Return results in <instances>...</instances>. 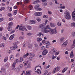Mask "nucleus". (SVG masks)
Returning a JSON list of instances; mask_svg holds the SVG:
<instances>
[{
	"instance_id": "a18cd8bd",
	"label": "nucleus",
	"mask_w": 75,
	"mask_h": 75,
	"mask_svg": "<svg viewBox=\"0 0 75 75\" xmlns=\"http://www.w3.org/2000/svg\"><path fill=\"white\" fill-rule=\"evenodd\" d=\"M42 4L43 6H45L47 5V2L43 3Z\"/></svg>"
},
{
	"instance_id": "09e8293b",
	"label": "nucleus",
	"mask_w": 75,
	"mask_h": 75,
	"mask_svg": "<svg viewBox=\"0 0 75 75\" xmlns=\"http://www.w3.org/2000/svg\"><path fill=\"white\" fill-rule=\"evenodd\" d=\"M23 47H27V44H26V43H24L23 44Z\"/></svg>"
},
{
	"instance_id": "dca6fc26",
	"label": "nucleus",
	"mask_w": 75,
	"mask_h": 75,
	"mask_svg": "<svg viewBox=\"0 0 75 75\" xmlns=\"http://www.w3.org/2000/svg\"><path fill=\"white\" fill-rule=\"evenodd\" d=\"M54 69L56 70V71L57 72V71H59L60 69V67H55Z\"/></svg>"
},
{
	"instance_id": "69168bd1",
	"label": "nucleus",
	"mask_w": 75,
	"mask_h": 75,
	"mask_svg": "<svg viewBox=\"0 0 75 75\" xmlns=\"http://www.w3.org/2000/svg\"><path fill=\"white\" fill-rule=\"evenodd\" d=\"M3 30H4L3 28L2 27H1L0 28V31H3Z\"/></svg>"
},
{
	"instance_id": "0e129e2a",
	"label": "nucleus",
	"mask_w": 75,
	"mask_h": 75,
	"mask_svg": "<svg viewBox=\"0 0 75 75\" xmlns=\"http://www.w3.org/2000/svg\"><path fill=\"white\" fill-rule=\"evenodd\" d=\"M52 51L53 52H56L57 51V50H55V49H53L52 50Z\"/></svg>"
},
{
	"instance_id": "2f4dec72",
	"label": "nucleus",
	"mask_w": 75,
	"mask_h": 75,
	"mask_svg": "<svg viewBox=\"0 0 75 75\" xmlns=\"http://www.w3.org/2000/svg\"><path fill=\"white\" fill-rule=\"evenodd\" d=\"M42 13L41 12H38V16H42Z\"/></svg>"
},
{
	"instance_id": "8fccbe9b",
	"label": "nucleus",
	"mask_w": 75,
	"mask_h": 75,
	"mask_svg": "<svg viewBox=\"0 0 75 75\" xmlns=\"http://www.w3.org/2000/svg\"><path fill=\"white\" fill-rule=\"evenodd\" d=\"M27 35H28L30 36V35H33V33H32L30 32V33H27Z\"/></svg>"
},
{
	"instance_id": "5701e85b",
	"label": "nucleus",
	"mask_w": 75,
	"mask_h": 75,
	"mask_svg": "<svg viewBox=\"0 0 75 75\" xmlns=\"http://www.w3.org/2000/svg\"><path fill=\"white\" fill-rule=\"evenodd\" d=\"M28 8L29 10H32L33 8V7L32 6V5H30L28 6Z\"/></svg>"
},
{
	"instance_id": "bb28decb",
	"label": "nucleus",
	"mask_w": 75,
	"mask_h": 75,
	"mask_svg": "<svg viewBox=\"0 0 75 75\" xmlns=\"http://www.w3.org/2000/svg\"><path fill=\"white\" fill-rule=\"evenodd\" d=\"M8 26L9 27H12V25H13V22H11L8 23Z\"/></svg>"
},
{
	"instance_id": "c756f323",
	"label": "nucleus",
	"mask_w": 75,
	"mask_h": 75,
	"mask_svg": "<svg viewBox=\"0 0 75 75\" xmlns=\"http://www.w3.org/2000/svg\"><path fill=\"white\" fill-rule=\"evenodd\" d=\"M29 55V53H27L26 54H25L23 55L24 58H27V57Z\"/></svg>"
},
{
	"instance_id": "f8f14e48",
	"label": "nucleus",
	"mask_w": 75,
	"mask_h": 75,
	"mask_svg": "<svg viewBox=\"0 0 75 75\" xmlns=\"http://www.w3.org/2000/svg\"><path fill=\"white\" fill-rule=\"evenodd\" d=\"M40 7V5H35L34 7V8L36 9V10H38V9L39 8V7Z\"/></svg>"
},
{
	"instance_id": "3c124183",
	"label": "nucleus",
	"mask_w": 75,
	"mask_h": 75,
	"mask_svg": "<svg viewBox=\"0 0 75 75\" xmlns=\"http://www.w3.org/2000/svg\"><path fill=\"white\" fill-rule=\"evenodd\" d=\"M48 13L50 15H51V14H52V12L50 11H48Z\"/></svg>"
},
{
	"instance_id": "9b49d317",
	"label": "nucleus",
	"mask_w": 75,
	"mask_h": 75,
	"mask_svg": "<svg viewBox=\"0 0 75 75\" xmlns=\"http://www.w3.org/2000/svg\"><path fill=\"white\" fill-rule=\"evenodd\" d=\"M14 34L11 35L9 38V39L10 40H13V38H14Z\"/></svg>"
},
{
	"instance_id": "6ab92c4d",
	"label": "nucleus",
	"mask_w": 75,
	"mask_h": 75,
	"mask_svg": "<svg viewBox=\"0 0 75 75\" xmlns=\"http://www.w3.org/2000/svg\"><path fill=\"white\" fill-rule=\"evenodd\" d=\"M27 28H28V30H31L33 29V28L32 26H28L27 27Z\"/></svg>"
},
{
	"instance_id": "4d7b16f0",
	"label": "nucleus",
	"mask_w": 75,
	"mask_h": 75,
	"mask_svg": "<svg viewBox=\"0 0 75 75\" xmlns=\"http://www.w3.org/2000/svg\"><path fill=\"white\" fill-rule=\"evenodd\" d=\"M11 32V34H13V33H15V30H12Z\"/></svg>"
},
{
	"instance_id": "774afa93",
	"label": "nucleus",
	"mask_w": 75,
	"mask_h": 75,
	"mask_svg": "<svg viewBox=\"0 0 75 75\" xmlns=\"http://www.w3.org/2000/svg\"><path fill=\"white\" fill-rule=\"evenodd\" d=\"M13 20V18H9V21H12Z\"/></svg>"
},
{
	"instance_id": "4468645a",
	"label": "nucleus",
	"mask_w": 75,
	"mask_h": 75,
	"mask_svg": "<svg viewBox=\"0 0 75 75\" xmlns=\"http://www.w3.org/2000/svg\"><path fill=\"white\" fill-rule=\"evenodd\" d=\"M50 25L52 27H54L56 26V24L54 23H50Z\"/></svg>"
},
{
	"instance_id": "680f3d73",
	"label": "nucleus",
	"mask_w": 75,
	"mask_h": 75,
	"mask_svg": "<svg viewBox=\"0 0 75 75\" xmlns=\"http://www.w3.org/2000/svg\"><path fill=\"white\" fill-rule=\"evenodd\" d=\"M71 35H73V36H74V37H75V32H72L71 33Z\"/></svg>"
},
{
	"instance_id": "4c0bfd02",
	"label": "nucleus",
	"mask_w": 75,
	"mask_h": 75,
	"mask_svg": "<svg viewBox=\"0 0 75 75\" xmlns=\"http://www.w3.org/2000/svg\"><path fill=\"white\" fill-rule=\"evenodd\" d=\"M28 48H31L33 47V45L31 44H29L28 45Z\"/></svg>"
},
{
	"instance_id": "0eeeda50",
	"label": "nucleus",
	"mask_w": 75,
	"mask_h": 75,
	"mask_svg": "<svg viewBox=\"0 0 75 75\" xmlns=\"http://www.w3.org/2000/svg\"><path fill=\"white\" fill-rule=\"evenodd\" d=\"M28 23L30 24H35L37 23V21L34 20H30L29 21Z\"/></svg>"
},
{
	"instance_id": "1a4fd4ad",
	"label": "nucleus",
	"mask_w": 75,
	"mask_h": 75,
	"mask_svg": "<svg viewBox=\"0 0 75 75\" xmlns=\"http://www.w3.org/2000/svg\"><path fill=\"white\" fill-rule=\"evenodd\" d=\"M48 52V50L47 49H45L42 52V55H45L47 54Z\"/></svg>"
},
{
	"instance_id": "aec40b11",
	"label": "nucleus",
	"mask_w": 75,
	"mask_h": 75,
	"mask_svg": "<svg viewBox=\"0 0 75 75\" xmlns=\"http://www.w3.org/2000/svg\"><path fill=\"white\" fill-rule=\"evenodd\" d=\"M5 71V69H4V68L3 67H2L0 71L1 72H4Z\"/></svg>"
},
{
	"instance_id": "cd10ccee",
	"label": "nucleus",
	"mask_w": 75,
	"mask_h": 75,
	"mask_svg": "<svg viewBox=\"0 0 75 75\" xmlns=\"http://www.w3.org/2000/svg\"><path fill=\"white\" fill-rule=\"evenodd\" d=\"M36 20L38 22H40L41 21V19L39 17H38L36 18Z\"/></svg>"
},
{
	"instance_id": "f704fd0d",
	"label": "nucleus",
	"mask_w": 75,
	"mask_h": 75,
	"mask_svg": "<svg viewBox=\"0 0 75 75\" xmlns=\"http://www.w3.org/2000/svg\"><path fill=\"white\" fill-rule=\"evenodd\" d=\"M30 55H31V56H32V57H34L35 56V54H34V53H30Z\"/></svg>"
},
{
	"instance_id": "6e6552de",
	"label": "nucleus",
	"mask_w": 75,
	"mask_h": 75,
	"mask_svg": "<svg viewBox=\"0 0 75 75\" xmlns=\"http://www.w3.org/2000/svg\"><path fill=\"white\" fill-rule=\"evenodd\" d=\"M68 43V41L66 40L64 42L62 45V47H66L67 44Z\"/></svg>"
},
{
	"instance_id": "c85d7f7f",
	"label": "nucleus",
	"mask_w": 75,
	"mask_h": 75,
	"mask_svg": "<svg viewBox=\"0 0 75 75\" xmlns=\"http://www.w3.org/2000/svg\"><path fill=\"white\" fill-rule=\"evenodd\" d=\"M5 46V44H4V43H2L0 45V47H2V48H3V47H4Z\"/></svg>"
},
{
	"instance_id": "f3484780",
	"label": "nucleus",
	"mask_w": 75,
	"mask_h": 75,
	"mask_svg": "<svg viewBox=\"0 0 75 75\" xmlns=\"http://www.w3.org/2000/svg\"><path fill=\"white\" fill-rule=\"evenodd\" d=\"M70 57L71 58H72L73 57H74V55L73 54V51H72L71 52V53H70Z\"/></svg>"
},
{
	"instance_id": "4be33fe9",
	"label": "nucleus",
	"mask_w": 75,
	"mask_h": 75,
	"mask_svg": "<svg viewBox=\"0 0 75 75\" xmlns=\"http://www.w3.org/2000/svg\"><path fill=\"white\" fill-rule=\"evenodd\" d=\"M60 41L62 42V41H65V38L64 37H62L60 38Z\"/></svg>"
},
{
	"instance_id": "473e14b6",
	"label": "nucleus",
	"mask_w": 75,
	"mask_h": 75,
	"mask_svg": "<svg viewBox=\"0 0 75 75\" xmlns=\"http://www.w3.org/2000/svg\"><path fill=\"white\" fill-rule=\"evenodd\" d=\"M8 60V57L6 56L5 57V58L4 59V62H7V61Z\"/></svg>"
},
{
	"instance_id": "de8ad7c7",
	"label": "nucleus",
	"mask_w": 75,
	"mask_h": 75,
	"mask_svg": "<svg viewBox=\"0 0 75 75\" xmlns=\"http://www.w3.org/2000/svg\"><path fill=\"white\" fill-rule=\"evenodd\" d=\"M2 39L3 40H4L5 41H6V40H7V38L4 36H3Z\"/></svg>"
},
{
	"instance_id": "412c9836",
	"label": "nucleus",
	"mask_w": 75,
	"mask_h": 75,
	"mask_svg": "<svg viewBox=\"0 0 75 75\" xmlns=\"http://www.w3.org/2000/svg\"><path fill=\"white\" fill-rule=\"evenodd\" d=\"M38 2H40V1L39 0H37V1H35L33 3V4H37V3H38Z\"/></svg>"
},
{
	"instance_id": "a878e982",
	"label": "nucleus",
	"mask_w": 75,
	"mask_h": 75,
	"mask_svg": "<svg viewBox=\"0 0 75 75\" xmlns=\"http://www.w3.org/2000/svg\"><path fill=\"white\" fill-rule=\"evenodd\" d=\"M30 2V0H25L24 1V3L25 4H27L28 3H29Z\"/></svg>"
},
{
	"instance_id": "e433bc0d",
	"label": "nucleus",
	"mask_w": 75,
	"mask_h": 75,
	"mask_svg": "<svg viewBox=\"0 0 75 75\" xmlns=\"http://www.w3.org/2000/svg\"><path fill=\"white\" fill-rule=\"evenodd\" d=\"M14 47V46H12V47H11L10 48V50H15L16 49H15Z\"/></svg>"
},
{
	"instance_id": "a19ab883",
	"label": "nucleus",
	"mask_w": 75,
	"mask_h": 75,
	"mask_svg": "<svg viewBox=\"0 0 75 75\" xmlns=\"http://www.w3.org/2000/svg\"><path fill=\"white\" fill-rule=\"evenodd\" d=\"M17 5L18 6H19V4H20V5H21L22 4V2L21 1H20L19 2H18L17 3Z\"/></svg>"
},
{
	"instance_id": "f03ea898",
	"label": "nucleus",
	"mask_w": 75,
	"mask_h": 75,
	"mask_svg": "<svg viewBox=\"0 0 75 75\" xmlns=\"http://www.w3.org/2000/svg\"><path fill=\"white\" fill-rule=\"evenodd\" d=\"M64 16L67 20H69L71 18V14H70V13L69 12H65L64 14Z\"/></svg>"
},
{
	"instance_id": "39448f33",
	"label": "nucleus",
	"mask_w": 75,
	"mask_h": 75,
	"mask_svg": "<svg viewBox=\"0 0 75 75\" xmlns=\"http://www.w3.org/2000/svg\"><path fill=\"white\" fill-rule=\"evenodd\" d=\"M19 29L20 30H21V31H27V29L25 28L23 26V25H21L19 26Z\"/></svg>"
},
{
	"instance_id": "bf43d9fd",
	"label": "nucleus",
	"mask_w": 75,
	"mask_h": 75,
	"mask_svg": "<svg viewBox=\"0 0 75 75\" xmlns=\"http://www.w3.org/2000/svg\"><path fill=\"white\" fill-rule=\"evenodd\" d=\"M13 46L14 47L15 49H16V48H18V46L17 45H13Z\"/></svg>"
},
{
	"instance_id": "c03bdc74",
	"label": "nucleus",
	"mask_w": 75,
	"mask_h": 75,
	"mask_svg": "<svg viewBox=\"0 0 75 75\" xmlns=\"http://www.w3.org/2000/svg\"><path fill=\"white\" fill-rule=\"evenodd\" d=\"M17 10H16L14 12V16H16V15L17 14Z\"/></svg>"
},
{
	"instance_id": "5fc2aeb1",
	"label": "nucleus",
	"mask_w": 75,
	"mask_h": 75,
	"mask_svg": "<svg viewBox=\"0 0 75 75\" xmlns=\"http://www.w3.org/2000/svg\"><path fill=\"white\" fill-rule=\"evenodd\" d=\"M19 39H20V40H23V39H24V36H20L19 37Z\"/></svg>"
},
{
	"instance_id": "37998d69",
	"label": "nucleus",
	"mask_w": 75,
	"mask_h": 75,
	"mask_svg": "<svg viewBox=\"0 0 75 75\" xmlns=\"http://www.w3.org/2000/svg\"><path fill=\"white\" fill-rule=\"evenodd\" d=\"M75 47V44L73 43V44L71 46V49L72 50L74 49Z\"/></svg>"
},
{
	"instance_id": "ea45409f",
	"label": "nucleus",
	"mask_w": 75,
	"mask_h": 75,
	"mask_svg": "<svg viewBox=\"0 0 75 75\" xmlns=\"http://www.w3.org/2000/svg\"><path fill=\"white\" fill-rule=\"evenodd\" d=\"M44 18H48V15H44L43 16Z\"/></svg>"
},
{
	"instance_id": "2eb2a0df",
	"label": "nucleus",
	"mask_w": 75,
	"mask_h": 75,
	"mask_svg": "<svg viewBox=\"0 0 75 75\" xmlns=\"http://www.w3.org/2000/svg\"><path fill=\"white\" fill-rule=\"evenodd\" d=\"M68 68L67 67H65L63 70L62 71V73H64L65 72H66V71H67V70H68Z\"/></svg>"
},
{
	"instance_id": "c9c22d12",
	"label": "nucleus",
	"mask_w": 75,
	"mask_h": 75,
	"mask_svg": "<svg viewBox=\"0 0 75 75\" xmlns=\"http://www.w3.org/2000/svg\"><path fill=\"white\" fill-rule=\"evenodd\" d=\"M23 61V57H21L20 58V59L19 60V62H22Z\"/></svg>"
},
{
	"instance_id": "e2e57ef3",
	"label": "nucleus",
	"mask_w": 75,
	"mask_h": 75,
	"mask_svg": "<svg viewBox=\"0 0 75 75\" xmlns=\"http://www.w3.org/2000/svg\"><path fill=\"white\" fill-rule=\"evenodd\" d=\"M60 8L62 9H65V7L64 6H62L60 7Z\"/></svg>"
},
{
	"instance_id": "a211bd4d",
	"label": "nucleus",
	"mask_w": 75,
	"mask_h": 75,
	"mask_svg": "<svg viewBox=\"0 0 75 75\" xmlns=\"http://www.w3.org/2000/svg\"><path fill=\"white\" fill-rule=\"evenodd\" d=\"M71 26L72 27H73L74 28H75V23L74 22H73L71 23Z\"/></svg>"
},
{
	"instance_id": "49530a36",
	"label": "nucleus",
	"mask_w": 75,
	"mask_h": 75,
	"mask_svg": "<svg viewBox=\"0 0 75 75\" xmlns=\"http://www.w3.org/2000/svg\"><path fill=\"white\" fill-rule=\"evenodd\" d=\"M34 15L35 16H38V12H36L34 13Z\"/></svg>"
},
{
	"instance_id": "13d9d810",
	"label": "nucleus",
	"mask_w": 75,
	"mask_h": 75,
	"mask_svg": "<svg viewBox=\"0 0 75 75\" xmlns=\"http://www.w3.org/2000/svg\"><path fill=\"white\" fill-rule=\"evenodd\" d=\"M8 15L9 17H12V14H11V13H8Z\"/></svg>"
},
{
	"instance_id": "ddd939ff",
	"label": "nucleus",
	"mask_w": 75,
	"mask_h": 75,
	"mask_svg": "<svg viewBox=\"0 0 75 75\" xmlns=\"http://www.w3.org/2000/svg\"><path fill=\"white\" fill-rule=\"evenodd\" d=\"M12 26H8V31H11L12 30Z\"/></svg>"
},
{
	"instance_id": "20e7f679",
	"label": "nucleus",
	"mask_w": 75,
	"mask_h": 75,
	"mask_svg": "<svg viewBox=\"0 0 75 75\" xmlns=\"http://www.w3.org/2000/svg\"><path fill=\"white\" fill-rule=\"evenodd\" d=\"M37 36H39L40 38H37V41L38 42H40L41 41H42V39L41 38V36L42 35V36H44V34L42 33V32H40V33H38L37 34Z\"/></svg>"
},
{
	"instance_id": "7ed1b4c3",
	"label": "nucleus",
	"mask_w": 75,
	"mask_h": 75,
	"mask_svg": "<svg viewBox=\"0 0 75 75\" xmlns=\"http://www.w3.org/2000/svg\"><path fill=\"white\" fill-rule=\"evenodd\" d=\"M41 68V66H36L35 68V71L36 72H37L38 74L40 75L41 74V71L40 70Z\"/></svg>"
},
{
	"instance_id": "864d4df0",
	"label": "nucleus",
	"mask_w": 75,
	"mask_h": 75,
	"mask_svg": "<svg viewBox=\"0 0 75 75\" xmlns=\"http://www.w3.org/2000/svg\"><path fill=\"white\" fill-rule=\"evenodd\" d=\"M14 62H15V63H17L18 62V59H16Z\"/></svg>"
},
{
	"instance_id": "7c9ffc66",
	"label": "nucleus",
	"mask_w": 75,
	"mask_h": 75,
	"mask_svg": "<svg viewBox=\"0 0 75 75\" xmlns=\"http://www.w3.org/2000/svg\"><path fill=\"white\" fill-rule=\"evenodd\" d=\"M19 67L20 69H22L24 67V65L22 64H20L19 65Z\"/></svg>"
},
{
	"instance_id": "338daca9",
	"label": "nucleus",
	"mask_w": 75,
	"mask_h": 75,
	"mask_svg": "<svg viewBox=\"0 0 75 75\" xmlns=\"http://www.w3.org/2000/svg\"><path fill=\"white\" fill-rule=\"evenodd\" d=\"M59 54V52H57L54 53L55 55H57Z\"/></svg>"
},
{
	"instance_id": "393cba45",
	"label": "nucleus",
	"mask_w": 75,
	"mask_h": 75,
	"mask_svg": "<svg viewBox=\"0 0 75 75\" xmlns=\"http://www.w3.org/2000/svg\"><path fill=\"white\" fill-rule=\"evenodd\" d=\"M10 59L11 61H13L14 59V57H13V55L11 54L10 55Z\"/></svg>"
},
{
	"instance_id": "423d86ee",
	"label": "nucleus",
	"mask_w": 75,
	"mask_h": 75,
	"mask_svg": "<svg viewBox=\"0 0 75 75\" xmlns=\"http://www.w3.org/2000/svg\"><path fill=\"white\" fill-rule=\"evenodd\" d=\"M46 25H45V23H43L40 25H39L38 27L39 28H41V29H44L43 32H44V31L45 30V28H46V27H45Z\"/></svg>"
},
{
	"instance_id": "72a5a7b5",
	"label": "nucleus",
	"mask_w": 75,
	"mask_h": 75,
	"mask_svg": "<svg viewBox=\"0 0 75 75\" xmlns=\"http://www.w3.org/2000/svg\"><path fill=\"white\" fill-rule=\"evenodd\" d=\"M16 63L15 62H13L12 65V67H15L16 66Z\"/></svg>"
},
{
	"instance_id": "79ce46f5",
	"label": "nucleus",
	"mask_w": 75,
	"mask_h": 75,
	"mask_svg": "<svg viewBox=\"0 0 75 75\" xmlns=\"http://www.w3.org/2000/svg\"><path fill=\"white\" fill-rule=\"evenodd\" d=\"M48 71L47 70H45L44 71V74L43 75H47V74H48Z\"/></svg>"
},
{
	"instance_id": "052dcab7",
	"label": "nucleus",
	"mask_w": 75,
	"mask_h": 75,
	"mask_svg": "<svg viewBox=\"0 0 75 75\" xmlns=\"http://www.w3.org/2000/svg\"><path fill=\"white\" fill-rule=\"evenodd\" d=\"M13 45H17L18 44V42H14L13 44Z\"/></svg>"
},
{
	"instance_id": "603ef678",
	"label": "nucleus",
	"mask_w": 75,
	"mask_h": 75,
	"mask_svg": "<svg viewBox=\"0 0 75 75\" xmlns=\"http://www.w3.org/2000/svg\"><path fill=\"white\" fill-rule=\"evenodd\" d=\"M28 60L30 61H31L32 60H33V57H30L29 58Z\"/></svg>"
},
{
	"instance_id": "f257e3e1",
	"label": "nucleus",
	"mask_w": 75,
	"mask_h": 75,
	"mask_svg": "<svg viewBox=\"0 0 75 75\" xmlns=\"http://www.w3.org/2000/svg\"><path fill=\"white\" fill-rule=\"evenodd\" d=\"M50 28V25H46V28H45L44 33H48L50 32V34L51 35L53 34H55L57 33V31L56 29H49Z\"/></svg>"
},
{
	"instance_id": "6e6d98bb",
	"label": "nucleus",
	"mask_w": 75,
	"mask_h": 75,
	"mask_svg": "<svg viewBox=\"0 0 75 75\" xmlns=\"http://www.w3.org/2000/svg\"><path fill=\"white\" fill-rule=\"evenodd\" d=\"M48 21L47 19H46L45 21V25H46V24H47V23H48Z\"/></svg>"
},
{
	"instance_id": "9d476101",
	"label": "nucleus",
	"mask_w": 75,
	"mask_h": 75,
	"mask_svg": "<svg viewBox=\"0 0 75 75\" xmlns=\"http://www.w3.org/2000/svg\"><path fill=\"white\" fill-rule=\"evenodd\" d=\"M31 71L30 70H28L25 73L26 75H31Z\"/></svg>"
},
{
	"instance_id": "b1692460",
	"label": "nucleus",
	"mask_w": 75,
	"mask_h": 75,
	"mask_svg": "<svg viewBox=\"0 0 75 75\" xmlns=\"http://www.w3.org/2000/svg\"><path fill=\"white\" fill-rule=\"evenodd\" d=\"M57 25L58 26H59V27H61L62 26V23L60 22H58L57 23Z\"/></svg>"
},
{
	"instance_id": "58836bf2",
	"label": "nucleus",
	"mask_w": 75,
	"mask_h": 75,
	"mask_svg": "<svg viewBox=\"0 0 75 75\" xmlns=\"http://www.w3.org/2000/svg\"><path fill=\"white\" fill-rule=\"evenodd\" d=\"M31 63H29L28 65L27 68H31Z\"/></svg>"
}]
</instances>
